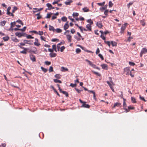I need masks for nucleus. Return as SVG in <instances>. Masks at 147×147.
<instances>
[{
  "mask_svg": "<svg viewBox=\"0 0 147 147\" xmlns=\"http://www.w3.org/2000/svg\"><path fill=\"white\" fill-rule=\"evenodd\" d=\"M29 53L32 52L34 54H36L37 53V50L36 47H33L32 48L31 47L29 49Z\"/></svg>",
  "mask_w": 147,
  "mask_h": 147,
  "instance_id": "f257e3e1",
  "label": "nucleus"
},
{
  "mask_svg": "<svg viewBox=\"0 0 147 147\" xmlns=\"http://www.w3.org/2000/svg\"><path fill=\"white\" fill-rule=\"evenodd\" d=\"M46 6L48 7V8L47 9L51 10L55 8V7H53L52 5L49 3L46 4Z\"/></svg>",
  "mask_w": 147,
  "mask_h": 147,
  "instance_id": "f03ea898",
  "label": "nucleus"
},
{
  "mask_svg": "<svg viewBox=\"0 0 147 147\" xmlns=\"http://www.w3.org/2000/svg\"><path fill=\"white\" fill-rule=\"evenodd\" d=\"M30 59L33 62L36 61L35 57L32 54H30Z\"/></svg>",
  "mask_w": 147,
  "mask_h": 147,
  "instance_id": "7ed1b4c3",
  "label": "nucleus"
},
{
  "mask_svg": "<svg viewBox=\"0 0 147 147\" xmlns=\"http://www.w3.org/2000/svg\"><path fill=\"white\" fill-rule=\"evenodd\" d=\"M14 23V25H15L16 22H11L10 24L11 26L10 28H9L7 30L8 31H11V30L12 31L13 30V29L12 28L14 27V26L13 25V24Z\"/></svg>",
  "mask_w": 147,
  "mask_h": 147,
  "instance_id": "20e7f679",
  "label": "nucleus"
},
{
  "mask_svg": "<svg viewBox=\"0 0 147 147\" xmlns=\"http://www.w3.org/2000/svg\"><path fill=\"white\" fill-rule=\"evenodd\" d=\"M86 102H84V103L82 104L81 107L86 108H89L90 107V106L88 104H86Z\"/></svg>",
  "mask_w": 147,
  "mask_h": 147,
  "instance_id": "39448f33",
  "label": "nucleus"
},
{
  "mask_svg": "<svg viewBox=\"0 0 147 147\" xmlns=\"http://www.w3.org/2000/svg\"><path fill=\"white\" fill-rule=\"evenodd\" d=\"M66 37L67 39H68V42H71V36L69 35H66Z\"/></svg>",
  "mask_w": 147,
  "mask_h": 147,
  "instance_id": "423d86ee",
  "label": "nucleus"
},
{
  "mask_svg": "<svg viewBox=\"0 0 147 147\" xmlns=\"http://www.w3.org/2000/svg\"><path fill=\"white\" fill-rule=\"evenodd\" d=\"M33 9L34 10H36L35 11L33 10V12L34 13H35L36 12H37L38 11H40L42 10L43 9V8H41L40 9H38L37 8H33Z\"/></svg>",
  "mask_w": 147,
  "mask_h": 147,
  "instance_id": "0eeeda50",
  "label": "nucleus"
},
{
  "mask_svg": "<svg viewBox=\"0 0 147 147\" xmlns=\"http://www.w3.org/2000/svg\"><path fill=\"white\" fill-rule=\"evenodd\" d=\"M116 107H121V104L119 102H116L115 103L113 108H115Z\"/></svg>",
  "mask_w": 147,
  "mask_h": 147,
  "instance_id": "6e6552de",
  "label": "nucleus"
},
{
  "mask_svg": "<svg viewBox=\"0 0 147 147\" xmlns=\"http://www.w3.org/2000/svg\"><path fill=\"white\" fill-rule=\"evenodd\" d=\"M96 26L99 28H101L103 26L100 22H97L96 24Z\"/></svg>",
  "mask_w": 147,
  "mask_h": 147,
  "instance_id": "1a4fd4ad",
  "label": "nucleus"
},
{
  "mask_svg": "<svg viewBox=\"0 0 147 147\" xmlns=\"http://www.w3.org/2000/svg\"><path fill=\"white\" fill-rule=\"evenodd\" d=\"M35 40L36 41L34 43V44L35 45L38 46L40 45V43H38V41L37 38H36L35 39Z\"/></svg>",
  "mask_w": 147,
  "mask_h": 147,
  "instance_id": "9d476101",
  "label": "nucleus"
},
{
  "mask_svg": "<svg viewBox=\"0 0 147 147\" xmlns=\"http://www.w3.org/2000/svg\"><path fill=\"white\" fill-rule=\"evenodd\" d=\"M57 55V54L53 52L52 53H51L49 54V56L51 57H55Z\"/></svg>",
  "mask_w": 147,
  "mask_h": 147,
  "instance_id": "9b49d317",
  "label": "nucleus"
},
{
  "mask_svg": "<svg viewBox=\"0 0 147 147\" xmlns=\"http://www.w3.org/2000/svg\"><path fill=\"white\" fill-rule=\"evenodd\" d=\"M67 1H66L65 2V4L66 5H70L71 3L73 1L72 0H67Z\"/></svg>",
  "mask_w": 147,
  "mask_h": 147,
  "instance_id": "f8f14e48",
  "label": "nucleus"
},
{
  "mask_svg": "<svg viewBox=\"0 0 147 147\" xmlns=\"http://www.w3.org/2000/svg\"><path fill=\"white\" fill-rule=\"evenodd\" d=\"M86 27L87 28L88 31H91V26L90 24H87L86 26Z\"/></svg>",
  "mask_w": 147,
  "mask_h": 147,
  "instance_id": "ddd939ff",
  "label": "nucleus"
},
{
  "mask_svg": "<svg viewBox=\"0 0 147 147\" xmlns=\"http://www.w3.org/2000/svg\"><path fill=\"white\" fill-rule=\"evenodd\" d=\"M49 30L50 31H52L53 32L55 31V29L54 28V27L50 25H49Z\"/></svg>",
  "mask_w": 147,
  "mask_h": 147,
  "instance_id": "4468645a",
  "label": "nucleus"
},
{
  "mask_svg": "<svg viewBox=\"0 0 147 147\" xmlns=\"http://www.w3.org/2000/svg\"><path fill=\"white\" fill-rule=\"evenodd\" d=\"M15 35L19 38H21L22 37L21 33L16 32L15 33Z\"/></svg>",
  "mask_w": 147,
  "mask_h": 147,
  "instance_id": "2eb2a0df",
  "label": "nucleus"
},
{
  "mask_svg": "<svg viewBox=\"0 0 147 147\" xmlns=\"http://www.w3.org/2000/svg\"><path fill=\"white\" fill-rule=\"evenodd\" d=\"M141 52L143 54H145L147 53V49L146 48H143L142 49Z\"/></svg>",
  "mask_w": 147,
  "mask_h": 147,
  "instance_id": "dca6fc26",
  "label": "nucleus"
},
{
  "mask_svg": "<svg viewBox=\"0 0 147 147\" xmlns=\"http://www.w3.org/2000/svg\"><path fill=\"white\" fill-rule=\"evenodd\" d=\"M6 23V21L3 20L0 22V25L2 26H4Z\"/></svg>",
  "mask_w": 147,
  "mask_h": 147,
  "instance_id": "f3484780",
  "label": "nucleus"
},
{
  "mask_svg": "<svg viewBox=\"0 0 147 147\" xmlns=\"http://www.w3.org/2000/svg\"><path fill=\"white\" fill-rule=\"evenodd\" d=\"M102 68L103 69H106L107 68V65L105 64H103L101 65Z\"/></svg>",
  "mask_w": 147,
  "mask_h": 147,
  "instance_id": "a211bd4d",
  "label": "nucleus"
},
{
  "mask_svg": "<svg viewBox=\"0 0 147 147\" xmlns=\"http://www.w3.org/2000/svg\"><path fill=\"white\" fill-rule=\"evenodd\" d=\"M124 70L125 72L126 71V75H128L129 74V68L128 67H126L124 69Z\"/></svg>",
  "mask_w": 147,
  "mask_h": 147,
  "instance_id": "6ab92c4d",
  "label": "nucleus"
},
{
  "mask_svg": "<svg viewBox=\"0 0 147 147\" xmlns=\"http://www.w3.org/2000/svg\"><path fill=\"white\" fill-rule=\"evenodd\" d=\"M51 87L54 90V92L57 93V95H58L59 97H60V95L59 94L58 92L54 88V86H51Z\"/></svg>",
  "mask_w": 147,
  "mask_h": 147,
  "instance_id": "aec40b11",
  "label": "nucleus"
},
{
  "mask_svg": "<svg viewBox=\"0 0 147 147\" xmlns=\"http://www.w3.org/2000/svg\"><path fill=\"white\" fill-rule=\"evenodd\" d=\"M107 5H105L104 7H101L100 8V9L101 11H102L103 10H104L106 9L107 7Z\"/></svg>",
  "mask_w": 147,
  "mask_h": 147,
  "instance_id": "412c9836",
  "label": "nucleus"
},
{
  "mask_svg": "<svg viewBox=\"0 0 147 147\" xmlns=\"http://www.w3.org/2000/svg\"><path fill=\"white\" fill-rule=\"evenodd\" d=\"M61 76L60 74H57L55 76V77L58 79L61 78Z\"/></svg>",
  "mask_w": 147,
  "mask_h": 147,
  "instance_id": "4be33fe9",
  "label": "nucleus"
},
{
  "mask_svg": "<svg viewBox=\"0 0 147 147\" xmlns=\"http://www.w3.org/2000/svg\"><path fill=\"white\" fill-rule=\"evenodd\" d=\"M82 10L84 12H87L90 11V10L86 7L83 8Z\"/></svg>",
  "mask_w": 147,
  "mask_h": 147,
  "instance_id": "5701e85b",
  "label": "nucleus"
},
{
  "mask_svg": "<svg viewBox=\"0 0 147 147\" xmlns=\"http://www.w3.org/2000/svg\"><path fill=\"white\" fill-rule=\"evenodd\" d=\"M111 43L113 47L116 46L117 45V43L115 42L112 41L111 42Z\"/></svg>",
  "mask_w": 147,
  "mask_h": 147,
  "instance_id": "b1692460",
  "label": "nucleus"
},
{
  "mask_svg": "<svg viewBox=\"0 0 147 147\" xmlns=\"http://www.w3.org/2000/svg\"><path fill=\"white\" fill-rule=\"evenodd\" d=\"M125 28V26H122L121 28V32L122 33L124 31Z\"/></svg>",
  "mask_w": 147,
  "mask_h": 147,
  "instance_id": "393cba45",
  "label": "nucleus"
},
{
  "mask_svg": "<svg viewBox=\"0 0 147 147\" xmlns=\"http://www.w3.org/2000/svg\"><path fill=\"white\" fill-rule=\"evenodd\" d=\"M68 71V69L67 68H65L63 67H61V71Z\"/></svg>",
  "mask_w": 147,
  "mask_h": 147,
  "instance_id": "a878e982",
  "label": "nucleus"
},
{
  "mask_svg": "<svg viewBox=\"0 0 147 147\" xmlns=\"http://www.w3.org/2000/svg\"><path fill=\"white\" fill-rule=\"evenodd\" d=\"M7 14L9 16H14V15L13 13H11L9 11H7Z\"/></svg>",
  "mask_w": 147,
  "mask_h": 147,
  "instance_id": "bb28decb",
  "label": "nucleus"
},
{
  "mask_svg": "<svg viewBox=\"0 0 147 147\" xmlns=\"http://www.w3.org/2000/svg\"><path fill=\"white\" fill-rule=\"evenodd\" d=\"M53 14V13H47V16L45 17V18H49L51 17V15Z\"/></svg>",
  "mask_w": 147,
  "mask_h": 147,
  "instance_id": "cd10ccee",
  "label": "nucleus"
},
{
  "mask_svg": "<svg viewBox=\"0 0 147 147\" xmlns=\"http://www.w3.org/2000/svg\"><path fill=\"white\" fill-rule=\"evenodd\" d=\"M9 38L8 36H7L5 37H3V40L5 41H8L9 40Z\"/></svg>",
  "mask_w": 147,
  "mask_h": 147,
  "instance_id": "c85d7f7f",
  "label": "nucleus"
},
{
  "mask_svg": "<svg viewBox=\"0 0 147 147\" xmlns=\"http://www.w3.org/2000/svg\"><path fill=\"white\" fill-rule=\"evenodd\" d=\"M54 82L55 83L59 82L60 83H61L62 82L59 80H58L57 79H54L53 80Z\"/></svg>",
  "mask_w": 147,
  "mask_h": 147,
  "instance_id": "c756f323",
  "label": "nucleus"
},
{
  "mask_svg": "<svg viewBox=\"0 0 147 147\" xmlns=\"http://www.w3.org/2000/svg\"><path fill=\"white\" fill-rule=\"evenodd\" d=\"M18 47H20V48L24 49V50H25V51H26L27 50H29V48H25L24 47L21 46L19 45H18Z\"/></svg>",
  "mask_w": 147,
  "mask_h": 147,
  "instance_id": "7c9ffc66",
  "label": "nucleus"
},
{
  "mask_svg": "<svg viewBox=\"0 0 147 147\" xmlns=\"http://www.w3.org/2000/svg\"><path fill=\"white\" fill-rule=\"evenodd\" d=\"M55 31L57 33H60L61 32L62 30L59 28H57L56 29H55Z\"/></svg>",
  "mask_w": 147,
  "mask_h": 147,
  "instance_id": "2f4dec72",
  "label": "nucleus"
},
{
  "mask_svg": "<svg viewBox=\"0 0 147 147\" xmlns=\"http://www.w3.org/2000/svg\"><path fill=\"white\" fill-rule=\"evenodd\" d=\"M85 61L88 62V64H89V65L90 66H92V64H93V63H92V62H91V61H90L89 60H88L87 59H85Z\"/></svg>",
  "mask_w": 147,
  "mask_h": 147,
  "instance_id": "473e14b6",
  "label": "nucleus"
},
{
  "mask_svg": "<svg viewBox=\"0 0 147 147\" xmlns=\"http://www.w3.org/2000/svg\"><path fill=\"white\" fill-rule=\"evenodd\" d=\"M52 48L53 49V50H54L56 52H57V49H56V45H52Z\"/></svg>",
  "mask_w": 147,
  "mask_h": 147,
  "instance_id": "72a5a7b5",
  "label": "nucleus"
},
{
  "mask_svg": "<svg viewBox=\"0 0 147 147\" xmlns=\"http://www.w3.org/2000/svg\"><path fill=\"white\" fill-rule=\"evenodd\" d=\"M12 40L14 42H18L19 41L18 39H17L16 38H12Z\"/></svg>",
  "mask_w": 147,
  "mask_h": 147,
  "instance_id": "f704fd0d",
  "label": "nucleus"
},
{
  "mask_svg": "<svg viewBox=\"0 0 147 147\" xmlns=\"http://www.w3.org/2000/svg\"><path fill=\"white\" fill-rule=\"evenodd\" d=\"M92 72L94 74L98 76H101L100 74L99 73L96 72L94 71H92Z\"/></svg>",
  "mask_w": 147,
  "mask_h": 147,
  "instance_id": "c9c22d12",
  "label": "nucleus"
},
{
  "mask_svg": "<svg viewBox=\"0 0 147 147\" xmlns=\"http://www.w3.org/2000/svg\"><path fill=\"white\" fill-rule=\"evenodd\" d=\"M26 37L28 39H33L34 38L31 35H28L27 34Z\"/></svg>",
  "mask_w": 147,
  "mask_h": 147,
  "instance_id": "e433bc0d",
  "label": "nucleus"
},
{
  "mask_svg": "<svg viewBox=\"0 0 147 147\" xmlns=\"http://www.w3.org/2000/svg\"><path fill=\"white\" fill-rule=\"evenodd\" d=\"M131 99L132 102L134 103H136V100L134 98L131 97Z\"/></svg>",
  "mask_w": 147,
  "mask_h": 147,
  "instance_id": "4c0bfd02",
  "label": "nucleus"
},
{
  "mask_svg": "<svg viewBox=\"0 0 147 147\" xmlns=\"http://www.w3.org/2000/svg\"><path fill=\"white\" fill-rule=\"evenodd\" d=\"M61 20L63 22H65L67 21V18L63 16L61 18Z\"/></svg>",
  "mask_w": 147,
  "mask_h": 147,
  "instance_id": "58836bf2",
  "label": "nucleus"
},
{
  "mask_svg": "<svg viewBox=\"0 0 147 147\" xmlns=\"http://www.w3.org/2000/svg\"><path fill=\"white\" fill-rule=\"evenodd\" d=\"M18 9V8L16 6H14L13 7V9L12 11V13H14Z\"/></svg>",
  "mask_w": 147,
  "mask_h": 147,
  "instance_id": "ea45409f",
  "label": "nucleus"
},
{
  "mask_svg": "<svg viewBox=\"0 0 147 147\" xmlns=\"http://www.w3.org/2000/svg\"><path fill=\"white\" fill-rule=\"evenodd\" d=\"M69 27V25H64L63 27L64 29L66 30Z\"/></svg>",
  "mask_w": 147,
  "mask_h": 147,
  "instance_id": "a19ab883",
  "label": "nucleus"
},
{
  "mask_svg": "<svg viewBox=\"0 0 147 147\" xmlns=\"http://www.w3.org/2000/svg\"><path fill=\"white\" fill-rule=\"evenodd\" d=\"M41 68L42 71H43L45 73L47 71V69L44 68L42 67H41Z\"/></svg>",
  "mask_w": 147,
  "mask_h": 147,
  "instance_id": "79ce46f5",
  "label": "nucleus"
},
{
  "mask_svg": "<svg viewBox=\"0 0 147 147\" xmlns=\"http://www.w3.org/2000/svg\"><path fill=\"white\" fill-rule=\"evenodd\" d=\"M60 0H54V1L53 3L52 4L54 5L55 4H58V3L59 2Z\"/></svg>",
  "mask_w": 147,
  "mask_h": 147,
  "instance_id": "37998d69",
  "label": "nucleus"
},
{
  "mask_svg": "<svg viewBox=\"0 0 147 147\" xmlns=\"http://www.w3.org/2000/svg\"><path fill=\"white\" fill-rule=\"evenodd\" d=\"M105 3V1H104L102 3H97V4L99 6H102L104 5Z\"/></svg>",
  "mask_w": 147,
  "mask_h": 147,
  "instance_id": "c03bdc74",
  "label": "nucleus"
},
{
  "mask_svg": "<svg viewBox=\"0 0 147 147\" xmlns=\"http://www.w3.org/2000/svg\"><path fill=\"white\" fill-rule=\"evenodd\" d=\"M62 93L63 94H65L66 96V97H68V94L67 92L63 91V92H62Z\"/></svg>",
  "mask_w": 147,
  "mask_h": 147,
  "instance_id": "a18cd8bd",
  "label": "nucleus"
},
{
  "mask_svg": "<svg viewBox=\"0 0 147 147\" xmlns=\"http://www.w3.org/2000/svg\"><path fill=\"white\" fill-rule=\"evenodd\" d=\"M73 17L78 16L79 15V13H78L74 12L72 14Z\"/></svg>",
  "mask_w": 147,
  "mask_h": 147,
  "instance_id": "49530a36",
  "label": "nucleus"
},
{
  "mask_svg": "<svg viewBox=\"0 0 147 147\" xmlns=\"http://www.w3.org/2000/svg\"><path fill=\"white\" fill-rule=\"evenodd\" d=\"M133 3V2H129L128 4L127 5V7H128V8L129 9V8L130 6L131 5H132Z\"/></svg>",
  "mask_w": 147,
  "mask_h": 147,
  "instance_id": "de8ad7c7",
  "label": "nucleus"
},
{
  "mask_svg": "<svg viewBox=\"0 0 147 147\" xmlns=\"http://www.w3.org/2000/svg\"><path fill=\"white\" fill-rule=\"evenodd\" d=\"M49 71L50 72H52L53 71V68L51 66L50 67L49 69Z\"/></svg>",
  "mask_w": 147,
  "mask_h": 147,
  "instance_id": "09e8293b",
  "label": "nucleus"
},
{
  "mask_svg": "<svg viewBox=\"0 0 147 147\" xmlns=\"http://www.w3.org/2000/svg\"><path fill=\"white\" fill-rule=\"evenodd\" d=\"M104 42L106 44H107L109 47H110V43L109 41H106L105 40Z\"/></svg>",
  "mask_w": 147,
  "mask_h": 147,
  "instance_id": "8fccbe9b",
  "label": "nucleus"
},
{
  "mask_svg": "<svg viewBox=\"0 0 147 147\" xmlns=\"http://www.w3.org/2000/svg\"><path fill=\"white\" fill-rule=\"evenodd\" d=\"M140 23L143 26H144L145 24V22L144 20H141L140 21Z\"/></svg>",
  "mask_w": 147,
  "mask_h": 147,
  "instance_id": "3c124183",
  "label": "nucleus"
},
{
  "mask_svg": "<svg viewBox=\"0 0 147 147\" xmlns=\"http://www.w3.org/2000/svg\"><path fill=\"white\" fill-rule=\"evenodd\" d=\"M113 5V4L112 3L111 1H110L109 3V7H112Z\"/></svg>",
  "mask_w": 147,
  "mask_h": 147,
  "instance_id": "603ef678",
  "label": "nucleus"
},
{
  "mask_svg": "<svg viewBox=\"0 0 147 147\" xmlns=\"http://www.w3.org/2000/svg\"><path fill=\"white\" fill-rule=\"evenodd\" d=\"M65 49V47L64 46L61 47L60 48V51L61 52H63Z\"/></svg>",
  "mask_w": 147,
  "mask_h": 147,
  "instance_id": "864d4df0",
  "label": "nucleus"
},
{
  "mask_svg": "<svg viewBox=\"0 0 147 147\" xmlns=\"http://www.w3.org/2000/svg\"><path fill=\"white\" fill-rule=\"evenodd\" d=\"M81 51V50L79 48H77L76 50V52L77 53H79Z\"/></svg>",
  "mask_w": 147,
  "mask_h": 147,
  "instance_id": "5fc2aeb1",
  "label": "nucleus"
},
{
  "mask_svg": "<svg viewBox=\"0 0 147 147\" xmlns=\"http://www.w3.org/2000/svg\"><path fill=\"white\" fill-rule=\"evenodd\" d=\"M74 38L78 41H80L81 40L80 38H78V36L76 35L74 36Z\"/></svg>",
  "mask_w": 147,
  "mask_h": 147,
  "instance_id": "6e6d98bb",
  "label": "nucleus"
},
{
  "mask_svg": "<svg viewBox=\"0 0 147 147\" xmlns=\"http://www.w3.org/2000/svg\"><path fill=\"white\" fill-rule=\"evenodd\" d=\"M98 56L102 60H104V57L102 55H101L100 54H98Z\"/></svg>",
  "mask_w": 147,
  "mask_h": 147,
  "instance_id": "4d7b16f0",
  "label": "nucleus"
},
{
  "mask_svg": "<svg viewBox=\"0 0 147 147\" xmlns=\"http://www.w3.org/2000/svg\"><path fill=\"white\" fill-rule=\"evenodd\" d=\"M45 64L47 65H50L51 64V62L50 61H46L45 62Z\"/></svg>",
  "mask_w": 147,
  "mask_h": 147,
  "instance_id": "13d9d810",
  "label": "nucleus"
},
{
  "mask_svg": "<svg viewBox=\"0 0 147 147\" xmlns=\"http://www.w3.org/2000/svg\"><path fill=\"white\" fill-rule=\"evenodd\" d=\"M26 28V26H24L22 29H20V30L23 32H24L25 31Z\"/></svg>",
  "mask_w": 147,
  "mask_h": 147,
  "instance_id": "bf43d9fd",
  "label": "nucleus"
},
{
  "mask_svg": "<svg viewBox=\"0 0 147 147\" xmlns=\"http://www.w3.org/2000/svg\"><path fill=\"white\" fill-rule=\"evenodd\" d=\"M140 98L141 100H143L145 102L146 101V100H145L144 98L143 97H142L140 95Z\"/></svg>",
  "mask_w": 147,
  "mask_h": 147,
  "instance_id": "052dcab7",
  "label": "nucleus"
},
{
  "mask_svg": "<svg viewBox=\"0 0 147 147\" xmlns=\"http://www.w3.org/2000/svg\"><path fill=\"white\" fill-rule=\"evenodd\" d=\"M129 65L131 66H134L135 65V63L132 62H129Z\"/></svg>",
  "mask_w": 147,
  "mask_h": 147,
  "instance_id": "680f3d73",
  "label": "nucleus"
},
{
  "mask_svg": "<svg viewBox=\"0 0 147 147\" xmlns=\"http://www.w3.org/2000/svg\"><path fill=\"white\" fill-rule=\"evenodd\" d=\"M68 18L69 19L71 20L72 22H76L74 19L71 18V16H69Z\"/></svg>",
  "mask_w": 147,
  "mask_h": 147,
  "instance_id": "e2e57ef3",
  "label": "nucleus"
},
{
  "mask_svg": "<svg viewBox=\"0 0 147 147\" xmlns=\"http://www.w3.org/2000/svg\"><path fill=\"white\" fill-rule=\"evenodd\" d=\"M70 86H71L72 87H75L76 86V84H73L72 83H71Z\"/></svg>",
  "mask_w": 147,
  "mask_h": 147,
  "instance_id": "0e129e2a",
  "label": "nucleus"
},
{
  "mask_svg": "<svg viewBox=\"0 0 147 147\" xmlns=\"http://www.w3.org/2000/svg\"><path fill=\"white\" fill-rule=\"evenodd\" d=\"M59 40L57 38H53L51 40V41L52 42H56L57 41H58Z\"/></svg>",
  "mask_w": 147,
  "mask_h": 147,
  "instance_id": "69168bd1",
  "label": "nucleus"
},
{
  "mask_svg": "<svg viewBox=\"0 0 147 147\" xmlns=\"http://www.w3.org/2000/svg\"><path fill=\"white\" fill-rule=\"evenodd\" d=\"M40 38L42 40H43L45 41H46V40H45L46 39L45 37H44L43 36H41L40 37Z\"/></svg>",
  "mask_w": 147,
  "mask_h": 147,
  "instance_id": "338daca9",
  "label": "nucleus"
},
{
  "mask_svg": "<svg viewBox=\"0 0 147 147\" xmlns=\"http://www.w3.org/2000/svg\"><path fill=\"white\" fill-rule=\"evenodd\" d=\"M108 12L109 10L108 9H106L105 11L104 12V14L105 15L107 16V13Z\"/></svg>",
  "mask_w": 147,
  "mask_h": 147,
  "instance_id": "774afa93",
  "label": "nucleus"
}]
</instances>
